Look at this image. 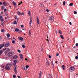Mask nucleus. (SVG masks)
Instances as JSON below:
<instances>
[{
  "label": "nucleus",
  "mask_w": 78,
  "mask_h": 78,
  "mask_svg": "<svg viewBox=\"0 0 78 78\" xmlns=\"http://www.w3.org/2000/svg\"><path fill=\"white\" fill-rule=\"evenodd\" d=\"M17 14H18V15H21V13H20V12H18Z\"/></svg>",
  "instance_id": "c756f323"
},
{
  "label": "nucleus",
  "mask_w": 78,
  "mask_h": 78,
  "mask_svg": "<svg viewBox=\"0 0 78 78\" xmlns=\"http://www.w3.org/2000/svg\"><path fill=\"white\" fill-rule=\"evenodd\" d=\"M28 13L30 16H31V12H30V10H28Z\"/></svg>",
  "instance_id": "6ab92c4d"
},
{
  "label": "nucleus",
  "mask_w": 78,
  "mask_h": 78,
  "mask_svg": "<svg viewBox=\"0 0 78 78\" xmlns=\"http://www.w3.org/2000/svg\"><path fill=\"white\" fill-rule=\"evenodd\" d=\"M1 32H4V31H5V30H4V29H2L1 30Z\"/></svg>",
  "instance_id": "e433bc0d"
},
{
  "label": "nucleus",
  "mask_w": 78,
  "mask_h": 78,
  "mask_svg": "<svg viewBox=\"0 0 78 78\" xmlns=\"http://www.w3.org/2000/svg\"><path fill=\"white\" fill-rule=\"evenodd\" d=\"M7 66H8V67H11V63H8L7 64Z\"/></svg>",
  "instance_id": "f3484780"
},
{
  "label": "nucleus",
  "mask_w": 78,
  "mask_h": 78,
  "mask_svg": "<svg viewBox=\"0 0 78 78\" xmlns=\"http://www.w3.org/2000/svg\"><path fill=\"white\" fill-rule=\"evenodd\" d=\"M56 56H59V53H57L56 54Z\"/></svg>",
  "instance_id": "864d4df0"
},
{
  "label": "nucleus",
  "mask_w": 78,
  "mask_h": 78,
  "mask_svg": "<svg viewBox=\"0 0 78 78\" xmlns=\"http://www.w3.org/2000/svg\"><path fill=\"white\" fill-rule=\"evenodd\" d=\"M5 50L7 51V52H9L10 51V49L9 48H5Z\"/></svg>",
  "instance_id": "f8f14e48"
},
{
  "label": "nucleus",
  "mask_w": 78,
  "mask_h": 78,
  "mask_svg": "<svg viewBox=\"0 0 78 78\" xmlns=\"http://www.w3.org/2000/svg\"><path fill=\"white\" fill-rule=\"evenodd\" d=\"M41 75H42V72L41 71H40V72L39 73L38 78H41Z\"/></svg>",
  "instance_id": "2eb2a0df"
},
{
  "label": "nucleus",
  "mask_w": 78,
  "mask_h": 78,
  "mask_svg": "<svg viewBox=\"0 0 78 78\" xmlns=\"http://www.w3.org/2000/svg\"><path fill=\"white\" fill-rule=\"evenodd\" d=\"M3 4L4 5H7V3L5 1L3 2Z\"/></svg>",
  "instance_id": "b1692460"
},
{
  "label": "nucleus",
  "mask_w": 78,
  "mask_h": 78,
  "mask_svg": "<svg viewBox=\"0 0 78 78\" xmlns=\"http://www.w3.org/2000/svg\"><path fill=\"white\" fill-rule=\"evenodd\" d=\"M17 70V69L16 68V67H14V70Z\"/></svg>",
  "instance_id": "09e8293b"
},
{
  "label": "nucleus",
  "mask_w": 78,
  "mask_h": 78,
  "mask_svg": "<svg viewBox=\"0 0 78 78\" xmlns=\"http://www.w3.org/2000/svg\"><path fill=\"white\" fill-rule=\"evenodd\" d=\"M13 24L14 25H16V24H17V22L15 21L13 22Z\"/></svg>",
  "instance_id": "bb28decb"
},
{
  "label": "nucleus",
  "mask_w": 78,
  "mask_h": 78,
  "mask_svg": "<svg viewBox=\"0 0 78 78\" xmlns=\"http://www.w3.org/2000/svg\"><path fill=\"white\" fill-rule=\"evenodd\" d=\"M49 58H50V59H51V57L50 55H49Z\"/></svg>",
  "instance_id": "8fccbe9b"
},
{
  "label": "nucleus",
  "mask_w": 78,
  "mask_h": 78,
  "mask_svg": "<svg viewBox=\"0 0 78 78\" xmlns=\"http://www.w3.org/2000/svg\"><path fill=\"white\" fill-rule=\"evenodd\" d=\"M47 77L48 78H52V77L50 74H48L47 75Z\"/></svg>",
  "instance_id": "6e6552de"
},
{
  "label": "nucleus",
  "mask_w": 78,
  "mask_h": 78,
  "mask_svg": "<svg viewBox=\"0 0 78 78\" xmlns=\"http://www.w3.org/2000/svg\"><path fill=\"white\" fill-rule=\"evenodd\" d=\"M75 58L76 59H78V56H76L75 57Z\"/></svg>",
  "instance_id": "a18cd8bd"
},
{
  "label": "nucleus",
  "mask_w": 78,
  "mask_h": 78,
  "mask_svg": "<svg viewBox=\"0 0 78 78\" xmlns=\"http://www.w3.org/2000/svg\"><path fill=\"white\" fill-rule=\"evenodd\" d=\"M12 3L14 6H16V2H12Z\"/></svg>",
  "instance_id": "393cba45"
},
{
  "label": "nucleus",
  "mask_w": 78,
  "mask_h": 78,
  "mask_svg": "<svg viewBox=\"0 0 78 78\" xmlns=\"http://www.w3.org/2000/svg\"><path fill=\"white\" fill-rule=\"evenodd\" d=\"M13 78H16V75H13Z\"/></svg>",
  "instance_id": "473e14b6"
},
{
  "label": "nucleus",
  "mask_w": 78,
  "mask_h": 78,
  "mask_svg": "<svg viewBox=\"0 0 78 78\" xmlns=\"http://www.w3.org/2000/svg\"><path fill=\"white\" fill-rule=\"evenodd\" d=\"M28 67H29V66L26 65V69H28Z\"/></svg>",
  "instance_id": "72a5a7b5"
},
{
  "label": "nucleus",
  "mask_w": 78,
  "mask_h": 78,
  "mask_svg": "<svg viewBox=\"0 0 78 78\" xmlns=\"http://www.w3.org/2000/svg\"><path fill=\"white\" fill-rule=\"evenodd\" d=\"M24 27V26H23V25H21V28H23Z\"/></svg>",
  "instance_id": "37998d69"
},
{
  "label": "nucleus",
  "mask_w": 78,
  "mask_h": 78,
  "mask_svg": "<svg viewBox=\"0 0 78 78\" xmlns=\"http://www.w3.org/2000/svg\"><path fill=\"white\" fill-rule=\"evenodd\" d=\"M18 58V56L17 55H15L13 56V59H17Z\"/></svg>",
  "instance_id": "20e7f679"
},
{
  "label": "nucleus",
  "mask_w": 78,
  "mask_h": 78,
  "mask_svg": "<svg viewBox=\"0 0 78 78\" xmlns=\"http://www.w3.org/2000/svg\"><path fill=\"white\" fill-rule=\"evenodd\" d=\"M18 52H19V53H20V52H21V51L20 50H18Z\"/></svg>",
  "instance_id": "a19ab883"
},
{
  "label": "nucleus",
  "mask_w": 78,
  "mask_h": 78,
  "mask_svg": "<svg viewBox=\"0 0 78 78\" xmlns=\"http://www.w3.org/2000/svg\"><path fill=\"white\" fill-rule=\"evenodd\" d=\"M12 44H15L16 42H15V41L14 40L13 41H12Z\"/></svg>",
  "instance_id": "7c9ffc66"
},
{
  "label": "nucleus",
  "mask_w": 78,
  "mask_h": 78,
  "mask_svg": "<svg viewBox=\"0 0 78 78\" xmlns=\"http://www.w3.org/2000/svg\"><path fill=\"white\" fill-rule=\"evenodd\" d=\"M29 34H31V31L30 30H29Z\"/></svg>",
  "instance_id": "13d9d810"
},
{
  "label": "nucleus",
  "mask_w": 78,
  "mask_h": 78,
  "mask_svg": "<svg viewBox=\"0 0 78 78\" xmlns=\"http://www.w3.org/2000/svg\"><path fill=\"white\" fill-rule=\"evenodd\" d=\"M17 77H18V78H21V77H20V76H17Z\"/></svg>",
  "instance_id": "4d7b16f0"
},
{
  "label": "nucleus",
  "mask_w": 78,
  "mask_h": 78,
  "mask_svg": "<svg viewBox=\"0 0 78 78\" xmlns=\"http://www.w3.org/2000/svg\"><path fill=\"white\" fill-rule=\"evenodd\" d=\"M5 9V7L2 6V9Z\"/></svg>",
  "instance_id": "4c0bfd02"
},
{
  "label": "nucleus",
  "mask_w": 78,
  "mask_h": 78,
  "mask_svg": "<svg viewBox=\"0 0 78 78\" xmlns=\"http://www.w3.org/2000/svg\"><path fill=\"white\" fill-rule=\"evenodd\" d=\"M7 36L8 37H11V35H10V34H7Z\"/></svg>",
  "instance_id": "5701e85b"
},
{
  "label": "nucleus",
  "mask_w": 78,
  "mask_h": 78,
  "mask_svg": "<svg viewBox=\"0 0 78 78\" xmlns=\"http://www.w3.org/2000/svg\"><path fill=\"white\" fill-rule=\"evenodd\" d=\"M61 43H63V42H64V41H61Z\"/></svg>",
  "instance_id": "680f3d73"
},
{
  "label": "nucleus",
  "mask_w": 78,
  "mask_h": 78,
  "mask_svg": "<svg viewBox=\"0 0 78 78\" xmlns=\"http://www.w3.org/2000/svg\"><path fill=\"white\" fill-rule=\"evenodd\" d=\"M16 64V62H14L13 65H14V66H15Z\"/></svg>",
  "instance_id": "de8ad7c7"
},
{
  "label": "nucleus",
  "mask_w": 78,
  "mask_h": 78,
  "mask_svg": "<svg viewBox=\"0 0 78 78\" xmlns=\"http://www.w3.org/2000/svg\"><path fill=\"white\" fill-rule=\"evenodd\" d=\"M3 16H0V20H1V22H4V19H3Z\"/></svg>",
  "instance_id": "39448f33"
},
{
  "label": "nucleus",
  "mask_w": 78,
  "mask_h": 78,
  "mask_svg": "<svg viewBox=\"0 0 78 78\" xmlns=\"http://www.w3.org/2000/svg\"><path fill=\"white\" fill-rule=\"evenodd\" d=\"M7 52H8V51H5V53H7Z\"/></svg>",
  "instance_id": "774afa93"
},
{
  "label": "nucleus",
  "mask_w": 78,
  "mask_h": 78,
  "mask_svg": "<svg viewBox=\"0 0 78 78\" xmlns=\"http://www.w3.org/2000/svg\"><path fill=\"white\" fill-rule=\"evenodd\" d=\"M15 31L16 32H18V31H19V29L18 28L15 29Z\"/></svg>",
  "instance_id": "a211bd4d"
},
{
  "label": "nucleus",
  "mask_w": 78,
  "mask_h": 78,
  "mask_svg": "<svg viewBox=\"0 0 78 78\" xmlns=\"http://www.w3.org/2000/svg\"><path fill=\"white\" fill-rule=\"evenodd\" d=\"M3 51L2 50L0 52V55H2V53H3Z\"/></svg>",
  "instance_id": "c85d7f7f"
},
{
  "label": "nucleus",
  "mask_w": 78,
  "mask_h": 78,
  "mask_svg": "<svg viewBox=\"0 0 78 78\" xmlns=\"http://www.w3.org/2000/svg\"><path fill=\"white\" fill-rule=\"evenodd\" d=\"M20 4H22V2H21L19 3Z\"/></svg>",
  "instance_id": "69168bd1"
},
{
  "label": "nucleus",
  "mask_w": 78,
  "mask_h": 78,
  "mask_svg": "<svg viewBox=\"0 0 78 78\" xmlns=\"http://www.w3.org/2000/svg\"><path fill=\"white\" fill-rule=\"evenodd\" d=\"M46 63L47 64H48H48H49V63L48 62V61H47V62H46Z\"/></svg>",
  "instance_id": "3c124183"
},
{
  "label": "nucleus",
  "mask_w": 78,
  "mask_h": 78,
  "mask_svg": "<svg viewBox=\"0 0 78 78\" xmlns=\"http://www.w3.org/2000/svg\"><path fill=\"white\" fill-rule=\"evenodd\" d=\"M37 23H38V25H39L40 24V23H39V18H37Z\"/></svg>",
  "instance_id": "9d476101"
},
{
  "label": "nucleus",
  "mask_w": 78,
  "mask_h": 78,
  "mask_svg": "<svg viewBox=\"0 0 78 78\" xmlns=\"http://www.w3.org/2000/svg\"><path fill=\"white\" fill-rule=\"evenodd\" d=\"M55 32L57 34L58 33V31L57 30H56Z\"/></svg>",
  "instance_id": "0e129e2a"
},
{
  "label": "nucleus",
  "mask_w": 78,
  "mask_h": 78,
  "mask_svg": "<svg viewBox=\"0 0 78 78\" xmlns=\"http://www.w3.org/2000/svg\"><path fill=\"white\" fill-rule=\"evenodd\" d=\"M13 62H15L16 63H18V62H19V61L17 60H13Z\"/></svg>",
  "instance_id": "4be33fe9"
},
{
  "label": "nucleus",
  "mask_w": 78,
  "mask_h": 78,
  "mask_svg": "<svg viewBox=\"0 0 78 78\" xmlns=\"http://www.w3.org/2000/svg\"><path fill=\"white\" fill-rule=\"evenodd\" d=\"M22 68L23 69V70H24L26 71L27 70V68H26V67H25V66H23Z\"/></svg>",
  "instance_id": "4468645a"
},
{
  "label": "nucleus",
  "mask_w": 78,
  "mask_h": 78,
  "mask_svg": "<svg viewBox=\"0 0 78 78\" xmlns=\"http://www.w3.org/2000/svg\"><path fill=\"white\" fill-rule=\"evenodd\" d=\"M6 16L7 17H9V15H8V14H6Z\"/></svg>",
  "instance_id": "603ef678"
},
{
  "label": "nucleus",
  "mask_w": 78,
  "mask_h": 78,
  "mask_svg": "<svg viewBox=\"0 0 78 78\" xmlns=\"http://www.w3.org/2000/svg\"><path fill=\"white\" fill-rule=\"evenodd\" d=\"M69 24H70V25H72V23H71V22H70Z\"/></svg>",
  "instance_id": "bf43d9fd"
},
{
  "label": "nucleus",
  "mask_w": 78,
  "mask_h": 78,
  "mask_svg": "<svg viewBox=\"0 0 78 78\" xmlns=\"http://www.w3.org/2000/svg\"><path fill=\"white\" fill-rule=\"evenodd\" d=\"M49 20L51 21H53L55 20V18L53 16H50L49 17Z\"/></svg>",
  "instance_id": "f03ea898"
},
{
  "label": "nucleus",
  "mask_w": 78,
  "mask_h": 78,
  "mask_svg": "<svg viewBox=\"0 0 78 78\" xmlns=\"http://www.w3.org/2000/svg\"><path fill=\"white\" fill-rule=\"evenodd\" d=\"M74 13L75 14H77V12L75 11H74Z\"/></svg>",
  "instance_id": "ea45409f"
},
{
  "label": "nucleus",
  "mask_w": 78,
  "mask_h": 78,
  "mask_svg": "<svg viewBox=\"0 0 78 78\" xmlns=\"http://www.w3.org/2000/svg\"><path fill=\"white\" fill-rule=\"evenodd\" d=\"M73 5V3H70L69 4V5L70 6H72Z\"/></svg>",
  "instance_id": "a878e982"
},
{
  "label": "nucleus",
  "mask_w": 78,
  "mask_h": 78,
  "mask_svg": "<svg viewBox=\"0 0 78 78\" xmlns=\"http://www.w3.org/2000/svg\"><path fill=\"white\" fill-rule=\"evenodd\" d=\"M58 33H59L60 34H62V31L61 30H59L58 31Z\"/></svg>",
  "instance_id": "aec40b11"
},
{
  "label": "nucleus",
  "mask_w": 78,
  "mask_h": 78,
  "mask_svg": "<svg viewBox=\"0 0 78 78\" xmlns=\"http://www.w3.org/2000/svg\"><path fill=\"white\" fill-rule=\"evenodd\" d=\"M62 69H63V70H65V66H64V65H63L62 66Z\"/></svg>",
  "instance_id": "412c9836"
},
{
  "label": "nucleus",
  "mask_w": 78,
  "mask_h": 78,
  "mask_svg": "<svg viewBox=\"0 0 78 78\" xmlns=\"http://www.w3.org/2000/svg\"><path fill=\"white\" fill-rule=\"evenodd\" d=\"M20 59L21 61H23V55L22 54H20Z\"/></svg>",
  "instance_id": "423d86ee"
},
{
  "label": "nucleus",
  "mask_w": 78,
  "mask_h": 78,
  "mask_svg": "<svg viewBox=\"0 0 78 78\" xmlns=\"http://www.w3.org/2000/svg\"><path fill=\"white\" fill-rule=\"evenodd\" d=\"M4 45H5V44H2L0 45V50L2 48H3L4 47Z\"/></svg>",
  "instance_id": "ddd939ff"
},
{
  "label": "nucleus",
  "mask_w": 78,
  "mask_h": 78,
  "mask_svg": "<svg viewBox=\"0 0 78 78\" xmlns=\"http://www.w3.org/2000/svg\"><path fill=\"white\" fill-rule=\"evenodd\" d=\"M75 68L74 67H70L69 69V72H73V71L75 70Z\"/></svg>",
  "instance_id": "f257e3e1"
},
{
  "label": "nucleus",
  "mask_w": 78,
  "mask_h": 78,
  "mask_svg": "<svg viewBox=\"0 0 78 78\" xmlns=\"http://www.w3.org/2000/svg\"><path fill=\"white\" fill-rule=\"evenodd\" d=\"M7 66V64L6 63H4L1 66V67H2L4 69L5 67H6Z\"/></svg>",
  "instance_id": "7ed1b4c3"
},
{
  "label": "nucleus",
  "mask_w": 78,
  "mask_h": 78,
  "mask_svg": "<svg viewBox=\"0 0 78 78\" xmlns=\"http://www.w3.org/2000/svg\"><path fill=\"white\" fill-rule=\"evenodd\" d=\"M60 37L61 39H64V37H63V36L62 35H60Z\"/></svg>",
  "instance_id": "cd10ccee"
},
{
  "label": "nucleus",
  "mask_w": 78,
  "mask_h": 78,
  "mask_svg": "<svg viewBox=\"0 0 78 78\" xmlns=\"http://www.w3.org/2000/svg\"><path fill=\"white\" fill-rule=\"evenodd\" d=\"M5 68L6 70H9L10 69L9 67L8 66H6L5 67Z\"/></svg>",
  "instance_id": "dca6fc26"
},
{
  "label": "nucleus",
  "mask_w": 78,
  "mask_h": 78,
  "mask_svg": "<svg viewBox=\"0 0 78 78\" xmlns=\"http://www.w3.org/2000/svg\"><path fill=\"white\" fill-rule=\"evenodd\" d=\"M22 47L23 48H25V46L24 45H22Z\"/></svg>",
  "instance_id": "2f4dec72"
},
{
  "label": "nucleus",
  "mask_w": 78,
  "mask_h": 78,
  "mask_svg": "<svg viewBox=\"0 0 78 78\" xmlns=\"http://www.w3.org/2000/svg\"><path fill=\"white\" fill-rule=\"evenodd\" d=\"M51 65H52V66H53L54 64H53V62H51Z\"/></svg>",
  "instance_id": "79ce46f5"
},
{
  "label": "nucleus",
  "mask_w": 78,
  "mask_h": 78,
  "mask_svg": "<svg viewBox=\"0 0 78 78\" xmlns=\"http://www.w3.org/2000/svg\"><path fill=\"white\" fill-rule=\"evenodd\" d=\"M6 11H7V9H5L4 10V12H6Z\"/></svg>",
  "instance_id": "58836bf2"
},
{
  "label": "nucleus",
  "mask_w": 78,
  "mask_h": 78,
  "mask_svg": "<svg viewBox=\"0 0 78 78\" xmlns=\"http://www.w3.org/2000/svg\"><path fill=\"white\" fill-rule=\"evenodd\" d=\"M18 39H19L20 41H23V38H22V37H19L18 38Z\"/></svg>",
  "instance_id": "0eeeda50"
},
{
  "label": "nucleus",
  "mask_w": 78,
  "mask_h": 78,
  "mask_svg": "<svg viewBox=\"0 0 78 78\" xmlns=\"http://www.w3.org/2000/svg\"><path fill=\"white\" fill-rule=\"evenodd\" d=\"M1 24L2 25H3V23H1Z\"/></svg>",
  "instance_id": "052dcab7"
},
{
  "label": "nucleus",
  "mask_w": 78,
  "mask_h": 78,
  "mask_svg": "<svg viewBox=\"0 0 78 78\" xmlns=\"http://www.w3.org/2000/svg\"><path fill=\"white\" fill-rule=\"evenodd\" d=\"M21 15H24V13L23 12H22L21 13Z\"/></svg>",
  "instance_id": "5fc2aeb1"
},
{
  "label": "nucleus",
  "mask_w": 78,
  "mask_h": 78,
  "mask_svg": "<svg viewBox=\"0 0 78 78\" xmlns=\"http://www.w3.org/2000/svg\"><path fill=\"white\" fill-rule=\"evenodd\" d=\"M0 5H2V2H0Z\"/></svg>",
  "instance_id": "e2e57ef3"
},
{
  "label": "nucleus",
  "mask_w": 78,
  "mask_h": 78,
  "mask_svg": "<svg viewBox=\"0 0 78 78\" xmlns=\"http://www.w3.org/2000/svg\"><path fill=\"white\" fill-rule=\"evenodd\" d=\"M9 45V43H6L5 45V47H8Z\"/></svg>",
  "instance_id": "1a4fd4ad"
},
{
  "label": "nucleus",
  "mask_w": 78,
  "mask_h": 78,
  "mask_svg": "<svg viewBox=\"0 0 78 78\" xmlns=\"http://www.w3.org/2000/svg\"><path fill=\"white\" fill-rule=\"evenodd\" d=\"M63 5L64 6L65 5H66V2L65 1H64L63 2Z\"/></svg>",
  "instance_id": "f704fd0d"
},
{
  "label": "nucleus",
  "mask_w": 78,
  "mask_h": 78,
  "mask_svg": "<svg viewBox=\"0 0 78 78\" xmlns=\"http://www.w3.org/2000/svg\"><path fill=\"white\" fill-rule=\"evenodd\" d=\"M46 11H47V12H49V11H50V10H48V9H47L46 10Z\"/></svg>",
  "instance_id": "6e6d98bb"
},
{
  "label": "nucleus",
  "mask_w": 78,
  "mask_h": 78,
  "mask_svg": "<svg viewBox=\"0 0 78 78\" xmlns=\"http://www.w3.org/2000/svg\"><path fill=\"white\" fill-rule=\"evenodd\" d=\"M30 26L31 27V23H32V19L31 18L30 19Z\"/></svg>",
  "instance_id": "9b49d317"
},
{
  "label": "nucleus",
  "mask_w": 78,
  "mask_h": 78,
  "mask_svg": "<svg viewBox=\"0 0 78 78\" xmlns=\"http://www.w3.org/2000/svg\"><path fill=\"white\" fill-rule=\"evenodd\" d=\"M9 54H11V55H12V52H10L9 53Z\"/></svg>",
  "instance_id": "c03bdc74"
},
{
  "label": "nucleus",
  "mask_w": 78,
  "mask_h": 78,
  "mask_svg": "<svg viewBox=\"0 0 78 78\" xmlns=\"http://www.w3.org/2000/svg\"><path fill=\"white\" fill-rule=\"evenodd\" d=\"M15 19H17V20H18V18H17V15L15 16Z\"/></svg>",
  "instance_id": "c9c22d12"
},
{
  "label": "nucleus",
  "mask_w": 78,
  "mask_h": 78,
  "mask_svg": "<svg viewBox=\"0 0 78 78\" xmlns=\"http://www.w3.org/2000/svg\"><path fill=\"white\" fill-rule=\"evenodd\" d=\"M55 63H56V64H57L58 63V61H55Z\"/></svg>",
  "instance_id": "338daca9"
},
{
  "label": "nucleus",
  "mask_w": 78,
  "mask_h": 78,
  "mask_svg": "<svg viewBox=\"0 0 78 78\" xmlns=\"http://www.w3.org/2000/svg\"><path fill=\"white\" fill-rule=\"evenodd\" d=\"M76 47H78V43H77L76 44Z\"/></svg>",
  "instance_id": "49530a36"
}]
</instances>
